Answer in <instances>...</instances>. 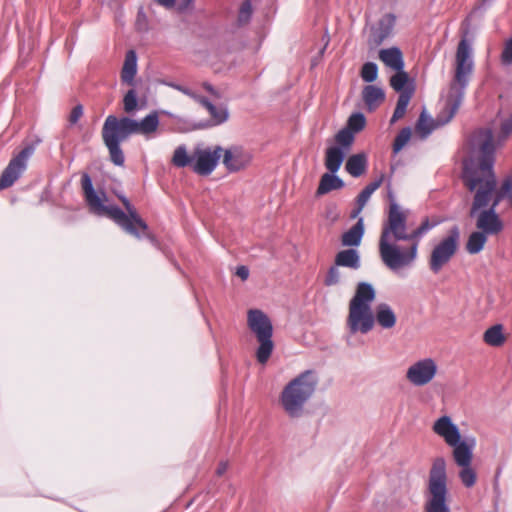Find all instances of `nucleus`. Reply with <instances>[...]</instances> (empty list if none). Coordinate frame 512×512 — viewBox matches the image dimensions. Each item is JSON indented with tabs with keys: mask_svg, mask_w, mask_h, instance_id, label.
Returning a JSON list of instances; mask_svg holds the SVG:
<instances>
[{
	"mask_svg": "<svg viewBox=\"0 0 512 512\" xmlns=\"http://www.w3.org/2000/svg\"><path fill=\"white\" fill-rule=\"evenodd\" d=\"M483 341L492 347L502 346L506 341L503 325L495 324L489 327L483 334Z\"/></svg>",
	"mask_w": 512,
	"mask_h": 512,
	"instance_id": "obj_29",
	"label": "nucleus"
},
{
	"mask_svg": "<svg viewBox=\"0 0 512 512\" xmlns=\"http://www.w3.org/2000/svg\"><path fill=\"white\" fill-rule=\"evenodd\" d=\"M170 87L182 92L183 94L191 97L192 99L193 98H196V93H194L191 89L185 87V86H182V85H179V84H175V83H170L169 84Z\"/></svg>",
	"mask_w": 512,
	"mask_h": 512,
	"instance_id": "obj_45",
	"label": "nucleus"
},
{
	"mask_svg": "<svg viewBox=\"0 0 512 512\" xmlns=\"http://www.w3.org/2000/svg\"><path fill=\"white\" fill-rule=\"evenodd\" d=\"M193 2L194 0H179L178 11L184 12L188 10L192 6Z\"/></svg>",
	"mask_w": 512,
	"mask_h": 512,
	"instance_id": "obj_47",
	"label": "nucleus"
},
{
	"mask_svg": "<svg viewBox=\"0 0 512 512\" xmlns=\"http://www.w3.org/2000/svg\"><path fill=\"white\" fill-rule=\"evenodd\" d=\"M473 66L471 47L466 39H462L456 51L455 74L450 85L445 108L437 117L436 123L424 112L421 113L416 129L422 134V137H427L437 126L445 125L455 116L464 99Z\"/></svg>",
	"mask_w": 512,
	"mask_h": 512,
	"instance_id": "obj_3",
	"label": "nucleus"
},
{
	"mask_svg": "<svg viewBox=\"0 0 512 512\" xmlns=\"http://www.w3.org/2000/svg\"><path fill=\"white\" fill-rule=\"evenodd\" d=\"M433 432L441 437L445 443L455 451L462 444L466 446L475 447V439L467 437L461 439V434L458 426L453 423L451 417L444 415L439 417L433 424Z\"/></svg>",
	"mask_w": 512,
	"mask_h": 512,
	"instance_id": "obj_11",
	"label": "nucleus"
},
{
	"mask_svg": "<svg viewBox=\"0 0 512 512\" xmlns=\"http://www.w3.org/2000/svg\"><path fill=\"white\" fill-rule=\"evenodd\" d=\"M35 152V145L25 146L8 163L0 176V190L11 187L27 168L29 158Z\"/></svg>",
	"mask_w": 512,
	"mask_h": 512,
	"instance_id": "obj_13",
	"label": "nucleus"
},
{
	"mask_svg": "<svg viewBox=\"0 0 512 512\" xmlns=\"http://www.w3.org/2000/svg\"><path fill=\"white\" fill-rule=\"evenodd\" d=\"M375 295V289L371 284L360 282L357 285L355 295L349 303L346 321L350 334H367L373 329L375 319L371 304L375 299Z\"/></svg>",
	"mask_w": 512,
	"mask_h": 512,
	"instance_id": "obj_7",
	"label": "nucleus"
},
{
	"mask_svg": "<svg viewBox=\"0 0 512 512\" xmlns=\"http://www.w3.org/2000/svg\"><path fill=\"white\" fill-rule=\"evenodd\" d=\"M138 108L137 93L134 89L129 90L123 98V109L126 113H132Z\"/></svg>",
	"mask_w": 512,
	"mask_h": 512,
	"instance_id": "obj_40",
	"label": "nucleus"
},
{
	"mask_svg": "<svg viewBox=\"0 0 512 512\" xmlns=\"http://www.w3.org/2000/svg\"><path fill=\"white\" fill-rule=\"evenodd\" d=\"M460 240V231L453 226L447 235L434 246L429 258V268L434 273H439L456 254Z\"/></svg>",
	"mask_w": 512,
	"mask_h": 512,
	"instance_id": "obj_10",
	"label": "nucleus"
},
{
	"mask_svg": "<svg viewBox=\"0 0 512 512\" xmlns=\"http://www.w3.org/2000/svg\"><path fill=\"white\" fill-rule=\"evenodd\" d=\"M396 73L390 78V86L399 94L407 91L410 87L415 90L414 81L409 78L407 72L395 70Z\"/></svg>",
	"mask_w": 512,
	"mask_h": 512,
	"instance_id": "obj_31",
	"label": "nucleus"
},
{
	"mask_svg": "<svg viewBox=\"0 0 512 512\" xmlns=\"http://www.w3.org/2000/svg\"><path fill=\"white\" fill-rule=\"evenodd\" d=\"M413 94H414V89L411 87L407 91L399 94L395 110H394L393 115L390 120L391 124L395 123L396 121H398L405 115L407 106H408Z\"/></svg>",
	"mask_w": 512,
	"mask_h": 512,
	"instance_id": "obj_32",
	"label": "nucleus"
},
{
	"mask_svg": "<svg viewBox=\"0 0 512 512\" xmlns=\"http://www.w3.org/2000/svg\"><path fill=\"white\" fill-rule=\"evenodd\" d=\"M411 138V129L409 127L403 128L396 136L393 143V153H399L402 148L409 142Z\"/></svg>",
	"mask_w": 512,
	"mask_h": 512,
	"instance_id": "obj_37",
	"label": "nucleus"
},
{
	"mask_svg": "<svg viewBox=\"0 0 512 512\" xmlns=\"http://www.w3.org/2000/svg\"><path fill=\"white\" fill-rule=\"evenodd\" d=\"M335 264L336 266L357 270L360 268V255L355 249L342 250L335 256Z\"/></svg>",
	"mask_w": 512,
	"mask_h": 512,
	"instance_id": "obj_27",
	"label": "nucleus"
},
{
	"mask_svg": "<svg viewBox=\"0 0 512 512\" xmlns=\"http://www.w3.org/2000/svg\"><path fill=\"white\" fill-rule=\"evenodd\" d=\"M364 206H360V204H357V207L352 211L351 218H356L363 210Z\"/></svg>",
	"mask_w": 512,
	"mask_h": 512,
	"instance_id": "obj_51",
	"label": "nucleus"
},
{
	"mask_svg": "<svg viewBox=\"0 0 512 512\" xmlns=\"http://www.w3.org/2000/svg\"><path fill=\"white\" fill-rule=\"evenodd\" d=\"M488 235L479 230L472 232L466 242V250L469 254L481 252L487 242Z\"/></svg>",
	"mask_w": 512,
	"mask_h": 512,
	"instance_id": "obj_33",
	"label": "nucleus"
},
{
	"mask_svg": "<svg viewBox=\"0 0 512 512\" xmlns=\"http://www.w3.org/2000/svg\"><path fill=\"white\" fill-rule=\"evenodd\" d=\"M82 115H83L82 105H76L75 107H73V109L69 115L70 124H72V125L76 124L79 121V119L82 117Z\"/></svg>",
	"mask_w": 512,
	"mask_h": 512,
	"instance_id": "obj_44",
	"label": "nucleus"
},
{
	"mask_svg": "<svg viewBox=\"0 0 512 512\" xmlns=\"http://www.w3.org/2000/svg\"><path fill=\"white\" fill-rule=\"evenodd\" d=\"M383 179L384 175H381L378 179L369 183L357 196L356 204H360V206L365 207L371 195L381 186Z\"/></svg>",
	"mask_w": 512,
	"mask_h": 512,
	"instance_id": "obj_36",
	"label": "nucleus"
},
{
	"mask_svg": "<svg viewBox=\"0 0 512 512\" xmlns=\"http://www.w3.org/2000/svg\"><path fill=\"white\" fill-rule=\"evenodd\" d=\"M338 219V215L335 214L333 217H332V221H336Z\"/></svg>",
	"mask_w": 512,
	"mask_h": 512,
	"instance_id": "obj_53",
	"label": "nucleus"
},
{
	"mask_svg": "<svg viewBox=\"0 0 512 512\" xmlns=\"http://www.w3.org/2000/svg\"><path fill=\"white\" fill-rule=\"evenodd\" d=\"M159 123L157 111H152L141 121L129 117L107 116L102 127V139L109 151L112 163L116 166L124 165L125 156L120 146L121 142L128 139L132 134H141L149 137L157 131Z\"/></svg>",
	"mask_w": 512,
	"mask_h": 512,
	"instance_id": "obj_5",
	"label": "nucleus"
},
{
	"mask_svg": "<svg viewBox=\"0 0 512 512\" xmlns=\"http://www.w3.org/2000/svg\"><path fill=\"white\" fill-rule=\"evenodd\" d=\"M364 235V220L359 218L348 231L344 232L341 237L343 246L357 247L360 245Z\"/></svg>",
	"mask_w": 512,
	"mask_h": 512,
	"instance_id": "obj_23",
	"label": "nucleus"
},
{
	"mask_svg": "<svg viewBox=\"0 0 512 512\" xmlns=\"http://www.w3.org/2000/svg\"><path fill=\"white\" fill-rule=\"evenodd\" d=\"M483 131L490 132V134L492 136L491 146L493 149V163H494L496 149L502 147L505 144V142L507 141V139L509 138V136L512 134V114L508 118H506L502 121L501 126H500V131L496 138H494L493 132L490 128H480L473 132L471 139H470L471 156L467 160H472V159L478 157L480 152H479V147H478V145H476L475 140H476V136L478 134H480V132H483Z\"/></svg>",
	"mask_w": 512,
	"mask_h": 512,
	"instance_id": "obj_16",
	"label": "nucleus"
},
{
	"mask_svg": "<svg viewBox=\"0 0 512 512\" xmlns=\"http://www.w3.org/2000/svg\"><path fill=\"white\" fill-rule=\"evenodd\" d=\"M361 78L368 83H371L377 79L378 67L374 62H366L361 68Z\"/></svg>",
	"mask_w": 512,
	"mask_h": 512,
	"instance_id": "obj_38",
	"label": "nucleus"
},
{
	"mask_svg": "<svg viewBox=\"0 0 512 512\" xmlns=\"http://www.w3.org/2000/svg\"><path fill=\"white\" fill-rule=\"evenodd\" d=\"M474 448L462 444L455 451H452L453 460L460 467L459 479L466 488L473 487L477 481V473L472 467Z\"/></svg>",
	"mask_w": 512,
	"mask_h": 512,
	"instance_id": "obj_14",
	"label": "nucleus"
},
{
	"mask_svg": "<svg viewBox=\"0 0 512 512\" xmlns=\"http://www.w3.org/2000/svg\"><path fill=\"white\" fill-rule=\"evenodd\" d=\"M339 266H331L328 270V273L325 278V285L333 286L339 283L340 281V271L338 269Z\"/></svg>",
	"mask_w": 512,
	"mask_h": 512,
	"instance_id": "obj_41",
	"label": "nucleus"
},
{
	"mask_svg": "<svg viewBox=\"0 0 512 512\" xmlns=\"http://www.w3.org/2000/svg\"><path fill=\"white\" fill-rule=\"evenodd\" d=\"M438 371L437 363L432 358H423L411 364L406 371V379L415 387L429 384Z\"/></svg>",
	"mask_w": 512,
	"mask_h": 512,
	"instance_id": "obj_15",
	"label": "nucleus"
},
{
	"mask_svg": "<svg viewBox=\"0 0 512 512\" xmlns=\"http://www.w3.org/2000/svg\"><path fill=\"white\" fill-rule=\"evenodd\" d=\"M204 88L211 94H215V89L213 88V86L209 83H204Z\"/></svg>",
	"mask_w": 512,
	"mask_h": 512,
	"instance_id": "obj_52",
	"label": "nucleus"
},
{
	"mask_svg": "<svg viewBox=\"0 0 512 512\" xmlns=\"http://www.w3.org/2000/svg\"><path fill=\"white\" fill-rule=\"evenodd\" d=\"M346 152L341 147H329L325 154V167L330 173H336L344 159Z\"/></svg>",
	"mask_w": 512,
	"mask_h": 512,
	"instance_id": "obj_26",
	"label": "nucleus"
},
{
	"mask_svg": "<svg viewBox=\"0 0 512 512\" xmlns=\"http://www.w3.org/2000/svg\"><path fill=\"white\" fill-rule=\"evenodd\" d=\"M193 161V153L189 155L185 145H180L174 150L173 157L171 160L172 164L175 167L184 168L187 166H191L192 169Z\"/></svg>",
	"mask_w": 512,
	"mask_h": 512,
	"instance_id": "obj_34",
	"label": "nucleus"
},
{
	"mask_svg": "<svg viewBox=\"0 0 512 512\" xmlns=\"http://www.w3.org/2000/svg\"><path fill=\"white\" fill-rule=\"evenodd\" d=\"M379 59L389 68L393 70L404 69L403 54L398 47L381 49L379 51Z\"/></svg>",
	"mask_w": 512,
	"mask_h": 512,
	"instance_id": "obj_21",
	"label": "nucleus"
},
{
	"mask_svg": "<svg viewBox=\"0 0 512 512\" xmlns=\"http://www.w3.org/2000/svg\"><path fill=\"white\" fill-rule=\"evenodd\" d=\"M344 185H345L344 181L340 177L335 175V173H330L328 171V173H324L321 176V179H320L317 191H316V195L317 196L325 195V194L331 192L332 190H339V189L343 188Z\"/></svg>",
	"mask_w": 512,
	"mask_h": 512,
	"instance_id": "obj_24",
	"label": "nucleus"
},
{
	"mask_svg": "<svg viewBox=\"0 0 512 512\" xmlns=\"http://www.w3.org/2000/svg\"><path fill=\"white\" fill-rule=\"evenodd\" d=\"M247 324L249 329L255 334L259 343L256 350L257 361L265 364L274 349L272 341L273 326L269 317L259 309H250L247 314Z\"/></svg>",
	"mask_w": 512,
	"mask_h": 512,
	"instance_id": "obj_9",
	"label": "nucleus"
},
{
	"mask_svg": "<svg viewBox=\"0 0 512 512\" xmlns=\"http://www.w3.org/2000/svg\"><path fill=\"white\" fill-rule=\"evenodd\" d=\"M365 124V116L362 113H354L349 117L346 128L350 129L355 134L361 131L365 127Z\"/></svg>",
	"mask_w": 512,
	"mask_h": 512,
	"instance_id": "obj_39",
	"label": "nucleus"
},
{
	"mask_svg": "<svg viewBox=\"0 0 512 512\" xmlns=\"http://www.w3.org/2000/svg\"><path fill=\"white\" fill-rule=\"evenodd\" d=\"M81 187L85 200L94 214L109 217L127 233L138 239L142 236H146L151 242H155V238L148 232L147 224L138 215L136 209L127 197L118 195V198L127 211V213H125L117 206L105 205V201L107 200L106 194L104 192L98 193L94 190L92 179L88 173L82 174Z\"/></svg>",
	"mask_w": 512,
	"mask_h": 512,
	"instance_id": "obj_4",
	"label": "nucleus"
},
{
	"mask_svg": "<svg viewBox=\"0 0 512 512\" xmlns=\"http://www.w3.org/2000/svg\"><path fill=\"white\" fill-rule=\"evenodd\" d=\"M222 157L223 165L229 172H238L245 169L252 161V154L240 146L225 149Z\"/></svg>",
	"mask_w": 512,
	"mask_h": 512,
	"instance_id": "obj_17",
	"label": "nucleus"
},
{
	"mask_svg": "<svg viewBox=\"0 0 512 512\" xmlns=\"http://www.w3.org/2000/svg\"><path fill=\"white\" fill-rule=\"evenodd\" d=\"M433 227L434 224L426 218L409 232L406 211L392 199L379 237L378 248L382 263L394 273L412 267L417 260L422 237Z\"/></svg>",
	"mask_w": 512,
	"mask_h": 512,
	"instance_id": "obj_2",
	"label": "nucleus"
},
{
	"mask_svg": "<svg viewBox=\"0 0 512 512\" xmlns=\"http://www.w3.org/2000/svg\"><path fill=\"white\" fill-rule=\"evenodd\" d=\"M155 2L166 9H171L175 6V0H155Z\"/></svg>",
	"mask_w": 512,
	"mask_h": 512,
	"instance_id": "obj_49",
	"label": "nucleus"
},
{
	"mask_svg": "<svg viewBox=\"0 0 512 512\" xmlns=\"http://www.w3.org/2000/svg\"><path fill=\"white\" fill-rule=\"evenodd\" d=\"M501 62L504 65L512 64V37L505 42L501 53Z\"/></svg>",
	"mask_w": 512,
	"mask_h": 512,
	"instance_id": "obj_42",
	"label": "nucleus"
},
{
	"mask_svg": "<svg viewBox=\"0 0 512 512\" xmlns=\"http://www.w3.org/2000/svg\"><path fill=\"white\" fill-rule=\"evenodd\" d=\"M395 25V17L392 14L383 15L379 21L371 27L368 36V46L375 49L380 46L391 34Z\"/></svg>",
	"mask_w": 512,
	"mask_h": 512,
	"instance_id": "obj_18",
	"label": "nucleus"
},
{
	"mask_svg": "<svg viewBox=\"0 0 512 512\" xmlns=\"http://www.w3.org/2000/svg\"><path fill=\"white\" fill-rule=\"evenodd\" d=\"M354 140L355 135L353 131L344 127L343 129L339 130L335 135V142L337 144L335 147H341V149L347 152L353 145Z\"/></svg>",
	"mask_w": 512,
	"mask_h": 512,
	"instance_id": "obj_35",
	"label": "nucleus"
},
{
	"mask_svg": "<svg viewBox=\"0 0 512 512\" xmlns=\"http://www.w3.org/2000/svg\"><path fill=\"white\" fill-rule=\"evenodd\" d=\"M318 385V377L313 370H305L290 380L279 396L283 411L290 418H300L305 413L307 403L313 397Z\"/></svg>",
	"mask_w": 512,
	"mask_h": 512,
	"instance_id": "obj_6",
	"label": "nucleus"
},
{
	"mask_svg": "<svg viewBox=\"0 0 512 512\" xmlns=\"http://www.w3.org/2000/svg\"><path fill=\"white\" fill-rule=\"evenodd\" d=\"M137 73V55L134 50L126 53L125 61L121 71V80L129 85L134 84V77Z\"/></svg>",
	"mask_w": 512,
	"mask_h": 512,
	"instance_id": "obj_25",
	"label": "nucleus"
},
{
	"mask_svg": "<svg viewBox=\"0 0 512 512\" xmlns=\"http://www.w3.org/2000/svg\"><path fill=\"white\" fill-rule=\"evenodd\" d=\"M363 101L369 111H374L385 99V92L375 85H367L362 90Z\"/></svg>",
	"mask_w": 512,
	"mask_h": 512,
	"instance_id": "obj_22",
	"label": "nucleus"
},
{
	"mask_svg": "<svg viewBox=\"0 0 512 512\" xmlns=\"http://www.w3.org/2000/svg\"><path fill=\"white\" fill-rule=\"evenodd\" d=\"M209 114L211 115V120L206 123H199L194 126L196 129H203L211 126H216L224 123L228 119V111L225 107H217L215 105H209L208 109Z\"/></svg>",
	"mask_w": 512,
	"mask_h": 512,
	"instance_id": "obj_30",
	"label": "nucleus"
},
{
	"mask_svg": "<svg viewBox=\"0 0 512 512\" xmlns=\"http://www.w3.org/2000/svg\"><path fill=\"white\" fill-rule=\"evenodd\" d=\"M504 200L512 207V172L502 179L499 187L495 184L491 203L498 206Z\"/></svg>",
	"mask_w": 512,
	"mask_h": 512,
	"instance_id": "obj_19",
	"label": "nucleus"
},
{
	"mask_svg": "<svg viewBox=\"0 0 512 512\" xmlns=\"http://www.w3.org/2000/svg\"><path fill=\"white\" fill-rule=\"evenodd\" d=\"M197 102H199L202 106H204L207 110L209 109V105H212V103L205 97L197 95L196 98H193Z\"/></svg>",
	"mask_w": 512,
	"mask_h": 512,
	"instance_id": "obj_50",
	"label": "nucleus"
},
{
	"mask_svg": "<svg viewBox=\"0 0 512 512\" xmlns=\"http://www.w3.org/2000/svg\"><path fill=\"white\" fill-rule=\"evenodd\" d=\"M375 322L383 329H391L395 326L397 317L393 309L387 303L377 305L374 315Z\"/></svg>",
	"mask_w": 512,
	"mask_h": 512,
	"instance_id": "obj_20",
	"label": "nucleus"
},
{
	"mask_svg": "<svg viewBox=\"0 0 512 512\" xmlns=\"http://www.w3.org/2000/svg\"><path fill=\"white\" fill-rule=\"evenodd\" d=\"M479 147L478 157L463 162L462 181L465 188L473 194L469 215L476 219L477 230L488 236L499 234L504 224L493 206L492 196L496 184L493 170L492 136L490 132H480L476 136Z\"/></svg>",
	"mask_w": 512,
	"mask_h": 512,
	"instance_id": "obj_1",
	"label": "nucleus"
},
{
	"mask_svg": "<svg viewBox=\"0 0 512 512\" xmlns=\"http://www.w3.org/2000/svg\"><path fill=\"white\" fill-rule=\"evenodd\" d=\"M228 468V461H220L216 469V475L219 477L223 476L227 472Z\"/></svg>",
	"mask_w": 512,
	"mask_h": 512,
	"instance_id": "obj_46",
	"label": "nucleus"
},
{
	"mask_svg": "<svg viewBox=\"0 0 512 512\" xmlns=\"http://www.w3.org/2000/svg\"><path fill=\"white\" fill-rule=\"evenodd\" d=\"M367 168V157L364 153L351 155L345 165L346 171L353 177H360Z\"/></svg>",
	"mask_w": 512,
	"mask_h": 512,
	"instance_id": "obj_28",
	"label": "nucleus"
},
{
	"mask_svg": "<svg viewBox=\"0 0 512 512\" xmlns=\"http://www.w3.org/2000/svg\"><path fill=\"white\" fill-rule=\"evenodd\" d=\"M252 13V5L249 0H246L242 3L240 11H239V21L246 22L250 18Z\"/></svg>",
	"mask_w": 512,
	"mask_h": 512,
	"instance_id": "obj_43",
	"label": "nucleus"
},
{
	"mask_svg": "<svg viewBox=\"0 0 512 512\" xmlns=\"http://www.w3.org/2000/svg\"><path fill=\"white\" fill-rule=\"evenodd\" d=\"M236 275L242 280H246L249 276V269L246 266H239L237 267Z\"/></svg>",
	"mask_w": 512,
	"mask_h": 512,
	"instance_id": "obj_48",
	"label": "nucleus"
},
{
	"mask_svg": "<svg viewBox=\"0 0 512 512\" xmlns=\"http://www.w3.org/2000/svg\"><path fill=\"white\" fill-rule=\"evenodd\" d=\"M424 510L451 512L448 504L446 461L443 457L435 458L430 468Z\"/></svg>",
	"mask_w": 512,
	"mask_h": 512,
	"instance_id": "obj_8",
	"label": "nucleus"
},
{
	"mask_svg": "<svg viewBox=\"0 0 512 512\" xmlns=\"http://www.w3.org/2000/svg\"><path fill=\"white\" fill-rule=\"evenodd\" d=\"M223 151L219 145L196 146L193 150V171L200 176L210 175L217 167Z\"/></svg>",
	"mask_w": 512,
	"mask_h": 512,
	"instance_id": "obj_12",
	"label": "nucleus"
}]
</instances>
